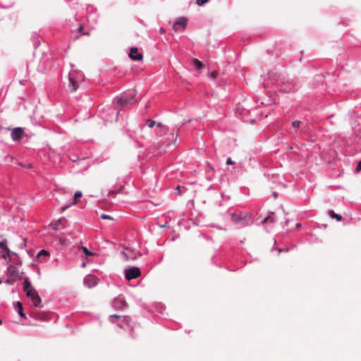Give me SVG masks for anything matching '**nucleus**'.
<instances>
[{"label":"nucleus","mask_w":361,"mask_h":361,"mask_svg":"<svg viewBox=\"0 0 361 361\" xmlns=\"http://www.w3.org/2000/svg\"><path fill=\"white\" fill-rule=\"evenodd\" d=\"M267 80L274 85L279 92L290 93L295 90V83L286 74L282 66L269 71Z\"/></svg>","instance_id":"obj_1"},{"label":"nucleus","mask_w":361,"mask_h":361,"mask_svg":"<svg viewBox=\"0 0 361 361\" xmlns=\"http://www.w3.org/2000/svg\"><path fill=\"white\" fill-rule=\"evenodd\" d=\"M178 129L173 128L171 131L170 137H169L166 141L154 142L150 145L147 149L148 154L152 157H159L164 154L166 152L167 148L172 143L176 145L178 135Z\"/></svg>","instance_id":"obj_2"},{"label":"nucleus","mask_w":361,"mask_h":361,"mask_svg":"<svg viewBox=\"0 0 361 361\" xmlns=\"http://www.w3.org/2000/svg\"><path fill=\"white\" fill-rule=\"evenodd\" d=\"M137 91L135 89H128L123 92L120 96L116 97L114 100V109H112L115 111V121H118V114L120 111L118 109V107L124 106L127 104H133L136 102Z\"/></svg>","instance_id":"obj_3"},{"label":"nucleus","mask_w":361,"mask_h":361,"mask_svg":"<svg viewBox=\"0 0 361 361\" xmlns=\"http://www.w3.org/2000/svg\"><path fill=\"white\" fill-rule=\"evenodd\" d=\"M288 133L295 140H299L307 133L306 121L294 120L291 122Z\"/></svg>","instance_id":"obj_4"},{"label":"nucleus","mask_w":361,"mask_h":361,"mask_svg":"<svg viewBox=\"0 0 361 361\" xmlns=\"http://www.w3.org/2000/svg\"><path fill=\"white\" fill-rule=\"evenodd\" d=\"M23 289L26 295L32 300V305L35 307H39L42 299L38 292L32 287L27 277L24 278Z\"/></svg>","instance_id":"obj_5"},{"label":"nucleus","mask_w":361,"mask_h":361,"mask_svg":"<svg viewBox=\"0 0 361 361\" xmlns=\"http://www.w3.org/2000/svg\"><path fill=\"white\" fill-rule=\"evenodd\" d=\"M231 219L238 228H241L252 224V214L250 212H240L239 214L233 213Z\"/></svg>","instance_id":"obj_6"},{"label":"nucleus","mask_w":361,"mask_h":361,"mask_svg":"<svg viewBox=\"0 0 361 361\" xmlns=\"http://www.w3.org/2000/svg\"><path fill=\"white\" fill-rule=\"evenodd\" d=\"M75 75H76L74 74L73 70H72V71L68 74V88L71 92H75L79 87L78 81H82L83 80V75L81 73L77 72L75 73Z\"/></svg>","instance_id":"obj_7"},{"label":"nucleus","mask_w":361,"mask_h":361,"mask_svg":"<svg viewBox=\"0 0 361 361\" xmlns=\"http://www.w3.org/2000/svg\"><path fill=\"white\" fill-rule=\"evenodd\" d=\"M140 275L141 270L137 267H131L125 270V278L127 281L135 279Z\"/></svg>","instance_id":"obj_8"},{"label":"nucleus","mask_w":361,"mask_h":361,"mask_svg":"<svg viewBox=\"0 0 361 361\" xmlns=\"http://www.w3.org/2000/svg\"><path fill=\"white\" fill-rule=\"evenodd\" d=\"M274 223V213H271L267 216L264 217L262 221V224L264 225V229L267 233H270L272 231Z\"/></svg>","instance_id":"obj_9"},{"label":"nucleus","mask_w":361,"mask_h":361,"mask_svg":"<svg viewBox=\"0 0 361 361\" xmlns=\"http://www.w3.org/2000/svg\"><path fill=\"white\" fill-rule=\"evenodd\" d=\"M99 279L94 275L88 274L83 279L84 286L87 288H94L99 283Z\"/></svg>","instance_id":"obj_10"},{"label":"nucleus","mask_w":361,"mask_h":361,"mask_svg":"<svg viewBox=\"0 0 361 361\" xmlns=\"http://www.w3.org/2000/svg\"><path fill=\"white\" fill-rule=\"evenodd\" d=\"M112 305L116 310L126 309L128 306V304L126 302L125 296L123 295H118L113 300Z\"/></svg>","instance_id":"obj_11"},{"label":"nucleus","mask_w":361,"mask_h":361,"mask_svg":"<svg viewBox=\"0 0 361 361\" xmlns=\"http://www.w3.org/2000/svg\"><path fill=\"white\" fill-rule=\"evenodd\" d=\"M25 133L24 129L21 127L14 128L11 133L12 140L14 142L20 141Z\"/></svg>","instance_id":"obj_12"},{"label":"nucleus","mask_w":361,"mask_h":361,"mask_svg":"<svg viewBox=\"0 0 361 361\" xmlns=\"http://www.w3.org/2000/svg\"><path fill=\"white\" fill-rule=\"evenodd\" d=\"M87 21L92 25L97 23L98 20V14L96 11H94V8L92 6L87 8Z\"/></svg>","instance_id":"obj_13"},{"label":"nucleus","mask_w":361,"mask_h":361,"mask_svg":"<svg viewBox=\"0 0 361 361\" xmlns=\"http://www.w3.org/2000/svg\"><path fill=\"white\" fill-rule=\"evenodd\" d=\"M128 56L133 61H139L142 59L143 56L138 51L137 47H131L128 54Z\"/></svg>","instance_id":"obj_14"},{"label":"nucleus","mask_w":361,"mask_h":361,"mask_svg":"<svg viewBox=\"0 0 361 361\" xmlns=\"http://www.w3.org/2000/svg\"><path fill=\"white\" fill-rule=\"evenodd\" d=\"M169 128L162 124L161 123H158L157 128H155L154 132L157 136H163L169 132Z\"/></svg>","instance_id":"obj_15"},{"label":"nucleus","mask_w":361,"mask_h":361,"mask_svg":"<svg viewBox=\"0 0 361 361\" xmlns=\"http://www.w3.org/2000/svg\"><path fill=\"white\" fill-rule=\"evenodd\" d=\"M14 309L18 313V316L22 318H25V314L24 313L23 310V306L21 302L18 301L16 303H14Z\"/></svg>","instance_id":"obj_16"},{"label":"nucleus","mask_w":361,"mask_h":361,"mask_svg":"<svg viewBox=\"0 0 361 361\" xmlns=\"http://www.w3.org/2000/svg\"><path fill=\"white\" fill-rule=\"evenodd\" d=\"M6 272L9 277L14 278V279H17L19 277V274L17 271V269L13 267H11V265L8 266Z\"/></svg>","instance_id":"obj_17"},{"label":"nucleus","mask_w":361,"mask_h":361,"mask_svg":"<svg viewBox=\"0 0 361 361\" xmlns=\"http://www.w3.org/2000/svg\"><path fill=\"white\" fill-rule=\"evenodd\" d=\"M158 123L152 120L147 119L145 123L141 126V130H143L145 128H157Z\"/></svg>","instance_id":"obj_18"},{"label":"nucleus","mask_w":361,"mask_h":361,"mask_svg":"<svg viewBox=\"0 0 361 361\" xmlns=\"http://www.w3.org/2000/svg\"><path fill=\"white\" fill-rule=\"evenodd\" d=\"M188 19L185 17H179L175 20L173 26H181L184 28L186 27Z\"/></svg>","instance_id":"obj_19"},{"label":"nucleus","mask_w":361,"mask_h":361,"mask_svg":"<svg viewBox=\"0 0 361 361\" xmlns=\"http://www.w3.org/2000/svg\"><path fill=\"white\" fill-rule=\"evenodd\" d=\"M75 31H72V34L74 35ZM87 35V32L84 31V27L82 24L79 25L78 27L75 29V36L72 35V37H74L75 39L78 38L80 35Z\"/></svg>","instance_id":"obj_20"},{"label":"nucleus","mask_w":361,"mask_h":361,"mask_svg":"<svg viewBox=\"0 0 361 361\" xmlns=\"http://www.w3.org/2000/svg\"><path fill=\"white\" fill-rule=\"evenodd\" d=\"M82 192L80 190H77L73 195V197L71 202V205L77 204L79 202L78 199L82 197Z\"/></svg>","instance_id":"obj_21"},{"label":"nucleus","mask_w":361,"mask_h":361,"mask_svg":"<svg viewBox=\"0 0 361 361\" xmlns=\"http://www.w3.org/2000/svg\"><path fill=\"white\" fill-rule=\"evenodd\" d=\"M64 221H66L65 217H61L59 219H57L56 221H51V225L52 226L53 229L56 230V231L59 230L61 228V227H60L61 223Z\"/></svg>","instance_id":"obj_22"},{"label":"nucleus","mask_w":361,"mask_h":361,"mask_svg":"<svg viewBox=\"0 0 361 361\" xmlns=\"http://www.w3.org/2000/svg\"><path fill=\"white\" fill-rule=\"evenodd\" d=\"M49 256H50L49 252L47 250H44V249H42V250H41L37 253V255L36 256V258H37V259H41V258L47 259Z\"/></svg>","instance_id":"obj_23"},{"label":"nucleus","mask_w":361,"mask_h":361,"mask_svg":"<svg viewBox=\"0 0 361 361\" xmlns=\"http://www.w3.org/2000/svg\"><path fill=\"white\" fill-rule=\"evenodd\" d=\"M9 261L12 262V264L10 265L16 269H18V267H20L22 265V261H21L20 257H17V259H13L11 258H10Z\"/></svg>","instance_id":"obj_24"},{"label":"nucleus","mask_w":361,"mask_h":361,"mask_svg":"<svg viewBox=\"0 0 361 361\" xmlns=\"http://www.w3.org/2000/svg\"><path fill=\"white\" fill-rule=\"evenodd\" d=\"M109 318H110V320H111V322L113 323V324H115V322L114 321V319H118V318H121V319H123V322H128V317H126V316H121V315H118V314H112V315H110L109 316Z\"/></svg>","instance_id":"obj_25"},{"label":"nucleus","mask_w":361,"mask_h":361,"mask_svg":"<svg viewBox=\"0 0 361 361\" xmlns=\"http://www.w3.org/2000/svg\"><path fill=\"white\" fill-rule=\"evenodd\" d=\"M329 216L332 219H336L337 221H341L342 220V216L335 213L333 210L329 211Z\"/></svg>","instance_id":"obj_26"},{"label":"nucleus","mask_w":361,"mask_h":361,"mask_svg":"<svg viewBox=\"0 0 361 361\" xmlns=\"http://www.w3.org/2000/svg\"><path fill=\"white\" fill-rule=\"evenodd\" d=\"M11 250L8 248V252L2 251L1 253H0V257L7 261L8 258L11 256ZM6 264H8V262H6Z\"/></svg>","instance_id":"obj_27"},{"label":"nucleus","mask_w":361,"mask_h":361,"mask_svg":"<svg viewBox=\"0 0 361 361\" xmlns=\"http://www.w3.org/2000/svg\"><path fill=\"white\" fill-rule=\"evenodd\" d=\"M193 65L195 67V68L200 70L204 68V64L202 61H200L199 59H196L193 61Z\"/></svg>","instance_id":"obj_28"},{"label":"nucleus","mask_w":361,"mask_h":361,"mask_svg":"<svg viewBox=\"0 0 361 361\" xmlns=\"http://www.w3.org/2000/svg\"><path fill=\"white\" fill-rule=\"evenodd\" d=\"M0 248L2 249V250H4V251L8 252L7 240L4 239V240L0 241Z\"/></svg>","instance_id":"obj_29"},{"label":"nucleus","mask_w":361,"mask_h":361,"mask_svg":"<svg viewBox=\"0 0 361 361\" xmlns=\"http://www.w3.org/2000/svg\"><path fill=\"white\" fill-rule=\"evenodd\" d=\"M216 84L218 86L224 89L227 85V82L224 79L221 78V79H218L216 80Z\"/></svg>","instance_id":"obj_30"},{"label":"nucleus","mask_w":361,"mask_h":361,"mask_svg":"<svg viewBox=\"0 0 361 361\" xmlns=\"http://www.w3.org/2000/svg\"><path fill=\"white\" fill-rule=\"evenodd\" d=\"M218 73L216 71H212L208 73V77L211 80H217Z\"/></svg>","instance_id":"obj_31"},{"label":"nucleus","mask_w":361,"mask_h":361,"mask_svg":"<svg viewBox=\"0 0 361 361\" xmlns=\"http://www.w3.org/2000/svg\"><path fill=\"white\" fill-rule=\"evenodd\" d=\"M82 251L85 254L86 257H90L92 256L94 254L92 252L90 251L87 247L82 246Z\"/></svg>","instance_id":"obj_32"},{"label":"nucleus","mask_w":361,"mask_h":361,"mask_svg":"<svg viewBox=\"0 0 361 361\" xmlns=\"http://www.w3.org/2000/svg\"><path fill=\"white\" fill-rule=\"evenodd\" d=\"M296 247L295 245H294L291 248H285V249H280V248H276V250L278 251V255L281 252H288L291 249H293Z\"/></svg>","instance_id":"obj_33"},{"label":"nucleus","mask_w":361,"mask_h":361,"mask_svg":"<svg viewBox=\"0 0 361 361\" xmlns=\"http://www.w3.org/2000/svg\"><path fill=\"white\" fill-rule=\"evenodd\" d=\"M210 0H196L195 3L198 6H203L208 2H209Z\"/></svg>","instance_id":"obj_34"},{"label":"nucleus","mask_w":361,"mask_h":361,"mask_svg":"<svg viewBox=\"0 0 361 361\" xmlns=\"http://www.w3.org/2000/svg\"><path fill=\"white\" fill-rule=\"evenodd\" d=\"M16 281V279H14V278H11V277H9L8 279H7L4 283L7 285H13L15 283V282Z\"/></svg>","instance_id":"obj_35"},{"label":"nucleus","mask_w":361,"mask_h":361,"mask_svg":"<svg viewBox=\"0 0 361 361\" xmlns=\"http://www.w3.org/2000/svg\"><path fill=\"white\" fill-rule=\"evenodd\" d=\"M127 135L130 139H132L135 142L136 147H141V145L139 142H137L136 140H134L130 134L128 133Z\"/></svg>","instance_id":"obj_36"},{"label":"nucleus","mask_w":361,"mask_h":361,"mask_svg":"<svg viewBox=\"0 0 361 361\" xmlns=\"http://www.w3.org/2000/svg\"><path fill=\"white\" fill-rule=\"evenodd\" d=\"M117 192L114 190H111L109 191L108 196L109 197H113L116 195Z\"/></svg>","instance_id":"obj_37"},{"label":"nucleus","mask_w":361,"mask_h":361,"mask_svg":"<svg viewBox=\"0 0 361 361\" xmlns=\"http://www.w3.org/2000/svg\"><path fill=\"white\" fill-rule=\"evenodd\" d=\"M100 218L102 219H112L111 216H110L109 215L106 214H102L101 215Z\"/></svg>","instance_id":"obj_38"},{"label":"nucleus","mask_w":361,"mask_h":361,"mask_svg":"<svg viewBox=\"0 0 361 361\" xmlns=\"http://www.w3.org/2000/svg\"><path fill=\"white\" fill-rule=\"evenodd\" d=\"M18 165L22 166V167L26 168L27 169H31V165L30 164H23L21 162H18Z\"/></svg>","instance_id":"obj_39"},{"label":"nucleus","mask_w":361,"mask_h":361,"mask_svg":"<svg viewBox=\"0 0 361 361\" xmlns=\"http://www.w3.org/2000/svg\"><path fill=\"white\" fill-rule=\"evenodd\" d=\"M128 322H123V321L122 320V322H118V323H117V326H119L120 328H124L125 324H128Z\"/></svg>","instance_id":"obj_40"},{"label":"nucleus","mask_w":361,"mask_h":361,"mask_svg":"<svg viewBox=\"0 0 361 361\" xmlns=\"http://www.w3.org/2000/svg\"><path fill=\"white\" fill-rule=\"evenodd\" d=\"M226 163L227 165H232L234 164V161L231 159V157H228Z\"/></svg>","instance_id":"obj_41"},{"label":"nucleus","mask_w":361,"mask_h":361,"mask_svg":"<svg viewBox=\"0 0 361 361\" xmlns=\"http://www.w3.org/2000/svg\"><path fill=\"white\" fill-rule=\"evenodd\" d=\"M356 171H361V160L357 163V165L356 166Z\"/></svg>","instance_id":"obj_42"},{"label":"nucleus","mask_w":361,"mask_h":361,"mask_svg":"<svg viewBox=\"0 0 361 361\" xmlns=\"http://www.w3.org/2000/svg\"><path fill=\"white\" fill-rule=\"evenodd\" d=\"M13 4H11V5H8V6H4V5H1L0 4V8H10L13 6Z\"/></svg>","instance_id":"obj_43"},{"label":"nucleus","mask_w":361,"mask_h":361,"mask_svg":"<svg viewBox=\"0 0 361 361\" xmlns=\"http://www.w3.org/2000/svg\"><path fill=\"white\" fill-rule=\"evenodd\" d=\"M71 203L68 204V205H66V206H63L61 207V212H64L65 210H66L67 209H68L70 207H71Z\"/></svg>","instance_id":"obj_44"},{"label":"nucleus","mask_w":361,"mask_h":361,"mask_svg":"<svg viewBox=\"0 0 361 361\" xmlns=\"http://www.w3.org/2000/svg\"><path fill=\"white\" fill-rule=\"evenodd\" d=\"M29 267H32V268H35V269H37V267H38V266L36 264H35L34 262L30 263L29 264Z\"/></svg>","instance_id":"obj_45"},{"label":"nucleus","mask_w":361,"mask_h":361,"mask_svg":"<svg viewBox=\"0 0 361 361\" xmlns=\"http://www.w3.org/2000/svg\"><path fill=\"white\" fill-rule=\"evenodd\" d=\"M26 247V242L24 240V241L20 245V247L23 248V247Z\"/></svg>","instance_id":"obj_46"},{"label":"nucleus","mask_w":361,"mask_h":361,"mask_svg":"<svg viewBox=\"0 0 361 361\" xmlns=\"http://www.w3.org/2000/svg\"><path fill=\"white\" fill-rule=\"evenodd\" d=\"M11 255L16 256V257H19V255L16 252H15L13 251H11Z\"/></svg>","instance_id":"obj_47"},{"label":"nucleus","mask_w":361,"mask_h":361,"mask_svg":"<svg viewBox=\"0 0 361 361\" xmlns=\"http://www.w3.org/2000/svg\"><path fill=\"white\" fill-rule=\"evenodd\" d=\"M37 269V274H38L39 276H40V275H41V271H40L39 267H37V269Z\"/></svg>","instance_id":"obj_48"},{"label":"nucleus","mask_w":361,"mask_h":361,"mask_svg":"<svg viewBox=\"0 0 361 361\" xmlns=\"http://www.w3.org/2000/svg\"><path fill=\"white\" fill-rule=\"evenodd\" d=\"M273 197L274 198H276L278 197V192H273Z\"/></svg>","instance_id":"obj_49"},{"label":"nucleus","mask_w":361,"mask_h":361,"mask_svg":"<svg viewBox=\"0 0 361 361\" xmlns=\"http://www.w3.org/2000/svg\"><path fill=\"white\" fill-rule=\"evenodd\" d=\"M301 226H302V224L300 223H297L295 225V228H300Z\"/></svg>","instance_id":"obj_50"},{"label":"nucleus","mask_w":361,"mask_h":361,"mask_svg":"<svg viewBox=\"0 0 361 361\" xmlns=\"http://www.w3.org/2000/svg\"><path fill=\"white\" fill-rule=\"evenodd\" d=\"M39 43H40V42H39V41H38L37 42H35L34 46H35V47H37V46H39Z\"/></svg>","instance_id":"obj_51"},{"label":"nucleus","mask_w":361,"mask_h":361,"mask_svg":"<svg viewBox=\"0 0 361 361\" xmlns=\"http://www.w3.org/2000/svg\"><path fill=\"white\" fill-rule=\"evenodd\" d=\"M81 266H82V267H85L86 266V263L85 262H82Z\"/></svg>","instance_id":"obj_52"},{"label":"nucleus","mask_w":361,"mask_h":361,"mask_svg":"<svg viewBox=\"0 0 361 361\" xmlns=\"http://www.w3.org/2000/svg\"><path fill=\"white\" fill-rule=\"evenodd\" d=\"M160 32H161V33H163V32H164V28H163V27H161V29H160Z\"/></svg>","instance_id":"obj_53"},{"label":"nucleus","mask_w":361,"mask_h":361,"mask_svg":"<svg viewBox=\"0 0 361 361\" xmlns=\"http://www.w3.org/2000/svg\"><path fill=\"white\" fill-rule=\"evenodd\" d=\"M3 324L2 320L0 319V324L1 325Z\"/></svg>","instance_id":"obj_54"},{"label":"nucleus","mask_w":361,"mask_h":361,"mask_svg":"<svg viewBox=\"0 0 361 361\" xmlns=\"http://www.w3.org/2000/svg\"><path fill=\"white\" fill-rule=\"evenodd\" d=\"M2 282H3L2 280L0 279V284H1Z\"/></svg>","instance_id":"obj_55"},{"label":"nucleus","mask_w":361,"mask_h":361,"mask_svg":"<svg viewBox=\"0 0 361 361\" xmlns=\"http://www.w3.org/2000/svg\"><path fill=\"white\" fill-rule=\"evenodd\" d=\"M122 253H123V255H126L125 252H123Z\"/></svg>","instance_id":"obj_56"}]
</instances>
